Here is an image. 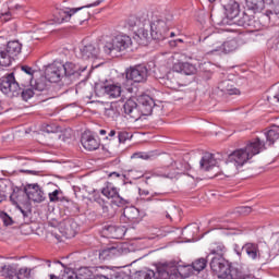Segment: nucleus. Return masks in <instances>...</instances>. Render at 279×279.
<instances>
[{
    "mask_svg": "<svg viewBox=\"0 0 279 279\" xmlns=\"http://www.w3.org/2000/svg\"><path fill=\"white\" fill-rule=\"evenodd\" d=\"M260 151H265V142L258 137L251 140L244 148H240L228 157L227 165H233L236 169L243 167L254 156H258Z\"/></svg>",
    "mask_w": 279,
    "mask_h": 279,
    "instance_id": "1",
    "label": "nucleus"
},
{
    "mask_svg": "<svg viewBox=\"0 0 279 279\" xmlns=\"http://www.w3.org/2000/svg\"><path fill=\"white\" fill-rule=\"evenodd\" d=\"M209 266L219 279H250V276L243 275L239 269L232 267V264L223 256H213Z\"/></svg>",
    "mask_w": 279,
    "mask_h": 279,
    "instance_id": "2",
    "label": "nucleus"
},
{
    "mask_svg": "<svg viewBox=\"0 0 279 279\" xmlns=\"http://www.w3.org/2000/svg\"><path fill=\"white\" fill-rule=\"evenodd\" d=\"M193 274V265L175 263L165 264L161 269V279H184Z\"/></svg>",
    "mask_w": 279,
    "mask_h": 279,
    "instance_id": "3",
    "label": "nucleus"
},
{
    "mask_svg": "<svg viewBox=\"0 0 279 279\" xmlns=\"http://www.w3.org/2000/svg\"><path fill=\"white\" fill-rule=\"evenodd\" d=\"M132 47V38L128 35H117L112 40L107 41L104 46V51L111 58H117V53L125 51Z\"/></svg>",
    "mask_w": 279,
    "mask_h": 279,
    "instance_id": "4",
    "label": "nucleus"
},
{
    "mask_svg": "<svg viewBox=\"0 0 279 279\" xmlns=\"http://www.w3.org/2000/svg\"><path fill=\"white\" fill-rule=\"evenodd\" d=\"M22 50L23 45L19 40L9 41L4 50L0 48V66H10Z\"/></svg>",
    "mask_w": 279,
    "mask_h": 279,
    "instance_id": "5",
    "label": "nucleus"
},
{
    "mask_svg": "<svg viewBox=\"0 0 279 279\" xmlns=\"http://www.w3.org/2000/svg\"><path fill=\"white\" fill-rule=\"evenodd\" d=\"M149 27L153 40H166V38H169V22L167 20L156 17L150 22Z\"/></svg>",
    "mask_w": 279,
    "mask_h": 279,
    "instance_id": "6",
    "label": "nucleus"
},
{
    "mask_svg": "<svg viewBox=\"0 0 279 279\" xmlns=\"http://www.w3.org/2000/svg\"><path fill=\"white\" fill-rule=\"evenodd\" d=\"M265 252L260 250V244L254 242H246L243 245V250L251 260H269V247L267 244H262Z\"/></svg>",
    "mask_w": 279,
    "mask_h": 279,
    "instance_id": "7",
    "label": "nucleus"
},
{
    "mask_svg": "<svg viewBox=\"0 0 279 279\" xmlns=\"http://www.w3.org/2000/svg\"><path fill=\"white\" fill-rule=\"evenodd\" d=\"M0 90L9 97H19L21 87L14 77V73H10L0 78Z\"/></svg>",
    "mask_w": 279,
    "mask_h": 279,
    "instance_id": "8",
    "label": "nucleus"
},
{
    "mask_svg": "<svg viewBox=\"0 0 279 279\" xmlns=\"http://www.w3.org/2000/svg\"><path fill=\"white\" fill-rule=\"evenodd\" d=\"M95 93L98 97H108L109 99H118L121 97L123 89L119 83H102L95 86Z\"/></svg>",
    "mask_w": 279,
    "mask_h": 279,
    "instance_id": "9",
    "label": "nucleus"
},
{
    "mask_svg": "<svg viewBox=\"0 0 279 279\" xmlns=\"http://www.w3.org/2000/svg\"><path fill=\"white\" fill-rule=\"evenodd\" d=\"M130 248H128V243H118L113 246L104 248L99 251V260H110L111 258H117V256H123L128 254Z\"/></svg>",
    "mask_w": 279,
    "mask_h": 279,
    "instance_id": "10",
    "label": "nucleus"
},
{
    "mask_svg": "<svg viewBox=\"0 0 279 279\" xmlns=\"http://www.w3.org/2000/svg\"><path fill=\"white\" fill-rule=\"evenodd\" d=\"M177 169H173V166L171 167H162L157 168L154 171L155 178H167L168 180H173L180 175V173H184L186 171V165H182L181 162H174Z\"/></svg>",
    "mask_w": 279,
    "mask_h": 279,
    "instance_id": "11",
    "label": "nucleus"
},
{
    "mask_svg": "<svg viewBox=\"0 0 279 279\" xmlns=\"http://www.w3.org/2000/svg\"><path fill=\"white\" fill-rule=\"evenodd\" d=\"M46 80L52 84L62 82L64 76V64L61 62H53L46 68L45 71Z\"/></svg>",
    "mask_w": 279,
    "mask_h": 279,
    "instance_id": "12",
    "label": "nucleus"
},
{
    "mask_svg": "<svg viewBox=\"0 0 279 279\" xmlns=\"http://www.w3.org/2000/svg\"><path fill=\"white\" fill-rule=\"evenodd\" d=\"M24 193L31 199V202H34L35 204H41V202H45L47 199V196H45V192L38 185V183L34 184H27L24 187Z\"/></svg>",
    "mask_w": 279,
    "mask_h": 279,
    "instance_id": "13",
    "label": "nucleus"
},
{
    "mask_svg": "<svg viewBox=\"0 0 279 279\" xmlns=\"http://www.w3.org/2000/svg\"><path fill=\"white\" fill-rule=\"evenodd\" d=\"M101 193L107 199H111L112 204L116 206L121 207L128 204V201L119 194V189L112 185V183L107 184L106 187L101 190Z\"/></svg>",
    "mask_w": 279,
    "mask_h": 279,
    "instance_id": "14",
    "label": "nucleus"
},
{
    "mask_svg": "<svg viewBox=\"0 0 279 279\" xmlns=\"http://www.w3.org/2000/svg\"><path fill=\"white\" fill-rule=\"evenodd\" d=\"M101 3H104V0H97L94 3L87 4L85 7L62 9L59 11L58 23H66L71 21V16H73V14H76V12H80V10H84V8H97V5H101Z\"/></svg>",
    "mask_w": 279,
    "mask_h": 279,
    "instance_id": "15",
    "label": "nucleus"
},
{
    "mask_svg": "<svg viewBox=\"0 0 279 279\" xmlns=\"http://www.w3.org/2000/svg\"><path fill=\"white\" fill-rule=\"evenodd\" d=\"M128 229L123 226L107 225L102 228L101 234L105 239H123Z\"/></svg>",
    "mask_w": 279,
    "mask_h": 279,
    "instance_id": "16",
    "label": "nucleus"
},
{
    "mask_svg": "<svg viewBox=\"0 0 279 279\" xmlns=\"http://www.w3.org/2000/svg\"><path fill=\"white\" fill-rule=\"evenodd\" d=\"M148 71L145 65H136L135 68H131L126 72V80H131L132 82L141 83L147 80Z\"/></svg>",
    "mask_w": 279,
    "mask_h": 279,
    "instance_id": "17",
    "label": "nucleus"
},
{
    "mask_svg": "<svg viewBox=\"0 0 279 279\" xmlns=\"http://www.w3.org/2000/svg\"><path fill=\"white\" fill-rule=\"evenodd\" d=\"M239 49V43L236 39L227 40L225 43H216L210 53H232Z\"/></svg>",
    "mask_w": 279,
    "mask_h": 279,
    "instance_id": "18",
    "label": "nucleus"
},
{
    "mask_svg": "<svg viewBox=\"0 0 279 279\" xmlns=\"http://www.w3.org/2000/svg\"><path fill=\"white\" fill-rule=\"evenodd\" d=\"M222 7L229 21H234V19H236L241 12V7L236 0H228L227 2L222 3Z\"/></svg>",
    "mask_w": 279,
    "mask_h": 279,
    "instance_id": "19",
    "label": "nucleus"
},
{
    "mask_svg": "<svg viewBox=\"0 0 279 279\" xmlns=\"http://www.w3.org/2000/svg\"><path fill=\"white\" fill-rule=\"evenodd\" d=\"M81 144L86 151H96V149L101 145L99 140L95 138V136L88 132L82 134Z\"/></svg>",
    "mask_w": 279,
    "mask_h": 279,
    "instance_id": "20",
    "label": "nucleus"
},
{
    "mask_svg": "<svg viewBox=\"0 0 279 279\" xmlns=\"http://www.w3.org/2000/svg\"><path fill=\"white\" fill-rule=\"evenodd\" d=\"M80 56L83 60H97L99 58V48L92 44L81 46Z\"/></svg>",
    "mask_w": 279,
    "mask_h": 279,
    "instance_id": "21",
    "label": "nucleus"
},
{
    "mask_svg": "<svg viewBox=\"0 0 279 279\" xmlns=\"http://www.w3.org/2000/svg\"><path fill=\"white\" fill-rule=\"evenodd\" d=\"M172 70L182 75H195V73H197V66L195 64L182 61L175 62Z\"/></svg>",
    "mask_w": 279,
    "mask_h": 279,
    "instance_id": "22",
    "label": "nucleus"
},
{
    "mask_svg": "<svg viewBox=\"0 0 279 279\" xmlns=\"http://www.w3.org/2000/svg\"><path fill=\"white\" fill-rule=\"evenodd\" d=\"M141 108H142V112L143 114H145L146 117L153 112L154 110V106H156V102L154 101V98H151L149 95L147 94H143L138 97L137 99Z\"/></svg>",
    "mask_w": 279,
    "mask_h": 279,
    "instance_id": "23",
    "label": "nucleus"
},
{
    "mask_svg": "<svg viewBox=\"0 0 279 279\" xmlns=\"http://www.w3.org/2000/svg\"><path fill=\"white\" fill-rule=\"evenodd\" d=\"M105 117L109 121H117L118 117H121V104L114 101L105 106Z\"/></svg>",
    "mask_w": 279,
    "mask_h": 279,
    "instance_id": "24",
    "label": "nucleus"
},
{
    "mask_svg": "<svg viewBox=\"0 0 279 279\" xmlns=\"http://www.w3.org/2000/svg\"><path fill=\"white\" fill-rule=\"evenodd\" d=\"M125 114L130 116L131 119L138 121L141 117V111L138 110V104L134 99H128L123 105Z\"/></svg>",
    "mask_w": 279,
    "mask_h": 279,
    "instance_id": "25",
    "label": "nucleus"
},
{
    "mask_svg": "<svg viewBox=\"0 0 279 279\" xmlns=\"http://www.w3.org/2000/svg\"><path fill=\"white\" fill-rule=\"evenodd\" d=\"M134 40L137 41V45H147L149 40L151 39V33L149 34V31L145 28V26H142L134 31Z\"/></svg>",
    "mask_w": 279,
    "mask_h": 279,
    "instance_id": "26",
    "label": "nucleus"
},
{
    "mask_svg": "<svg viewBox=\"0 0 279 279\" xmlns=\"http://www.w3.org/2000/svg\"><path fill=\"white\" fill-rule=\"evenodd\" d=\"M218 89L225 95H241V92L234 87V82L230 80H223L218 84Z\"/></svg>",
    "mask_w": 279,
    "mask_h": 279,
    "instance_id": "27",
    "label": "nucleus"
},
{
    "mask_svg": "<svg viewBox=\"0 0 279 279\" xmlns=\"http://www.w3.org/2000/svg\"><path fill=\"white\" fill-rule=\"evenodd\" d=\"M201 169L204 171H210L213 167H217L219 165V161L215 158V155L210 153H206L203 158L201 159Z\"/></svg>",
    "mask_w": 279,
    "mask_h": 279,
    "instance_id": "28",
    "label": "nucleus"
},
{
    "mask_svg": "<svg viewBox=\"0 0 279 279\" xmlns=\"http://www.w3.org/2000/svg\"><path fill=\"white\" fill-rule=\"evenodd\" d=\"M123 216L130 223H138L141 221V211L134 206L125 207Z\"/></svg>",
    "mask_w": 279,
    "mask_h": 279,
    "instance_id": "29",
    "label": "nucleus"
},
{
    "mask_svg": "<svg viewBox=\"0 0 279 279\" xmlns=\"http://www.w3.org/2000/svg\"><path fill=\"white\" fill-rule=\"evenodd\" d=\"M198 232H199V226H197V223H192L183 229L182 236L187 242H191L195 239V234H197Z\"/></svg>",
    "mask_w": 279,
    "mask_h": 279,
    "instance_id": "30",
    "label": "nucleus"
},
{
    "mask_svg": "<svg viewBox=\"0 0 279 279\" xmlns=\"http://www.w3.org/2000/svg\"><path fill=\"white\" fill-rule=\"evenodd\" d=\"M226 252H228V248H226V245H223V243L221 242L215 243L209 248V254L207 258H213V256H223Z\"/></svg>",
    "mask_w": 279,
    "mask_h": 279,
    "instance_id": "31",
    "label": "nucleus"
},
{
    "mask_svg": "<svg viewBox=\"0 0 279 279\" xmlns=\"http://www.w3.org/2000/svg\"><path fill=\"white\" fill-rule=\"evenodd\" d=\"M17 270V264L4 265L0 268V274L1 276H4V278H14V276H16Z\"/></svg>",
    "mask_w": 279,
    "mask_h": 279,
    "instance_id": "32",
    "label": "nucleus"
},
{
    "mask_svg": "<svg viewBox=\"0 0 279 279\" xmlns=\"http://www.w3.org/2000/svg\"><path fill=\"white\" fill-rule=\"evenodd\" d=\"M63 71L65 77H71L72 75H80V66L72 62H66L63 64Z\"/></svg>",
    "mask_w": 279,
    "mask_h": 279,
    "instance_id": "33",
    "label": "nucleus"
},
{
    "mask_svg": "<svg viewBox=\"0 0 279 279\" xmlns=\"http://www.w3.org/2000/svg\"><path fill=\"white\" fill-rule=\"evenodd\" d=\"M247 10H252L253 12H260L263 8H265L264 0H245Z\"/></svg>",
    "mask_w": 279,
    "mask_h": 279,
    "instance_id": "34",
    "label": "nucleus"
},
{
    "mask_svg": "<svg viewBox=\"0 0 279 279\" xmlns=\"http://www.w3.org/2000/svg\"><path fill=\"white\" fill-rule=\"evenodd\" d=\"M180 215H181L180 208H178L175 205H171L166 211V219H169L170 221H173V219H177V221H180Z\"/></svg>",
    "mask_w": 279,
    "mask_h": 279,
    "instance_id": "35",
    "label": "nucleus"
},
{
    "mask_svg": "<svg viewBox=\"0 0 279 279\" xmlns=\"http://www.w3.org/2000/svg\"><path fill=\"white\" fill-rule=\"evenodd\" d=\"M208 265V259L201 257L197 258L192 263V269L193 271H196V274H199V271H204Z\"/></svg>",
    "mask_w": 279,
    "mask_h": 279,
    "instance_id": "36",
    "label": "nucleus"
},
{
    "mask_svg": "<svg viewBox=\"0 0 279 279\" xmlns=\"http://www.w3.org/2000/svg\"><path fill=\"white\" fill-rule=\"evenodd\" d=\"M236 23L240 27H252L254 20L247 13H243Z\"/></svg>",
    "mask_w": 279,
    "mask_h": 279,
    "instance_id": "37",
    "label": "nucleus"
},
{
    "mask_svg": "<svg viewBox=\"0 0 279 279\" xmlns=\"http://www.w3.org/2000/svg\"><path fill=\"white\" fill-rule=\"evenodd\" d=\"M34 268L22 267L17 270L15 278L17 279H29L32 278V272Z\"/></svg>",
    "mask_w": 279,
    "mask_h": 279,
    "instance_id": "38",
    "label": "nucleus"
},
{
    "mask_svg": "<svg viewBox=\"0 0 279 279\" xmlns=\"http://www.w3.org/2000/svg\"><path fill=\"white\" fill-rule=\"evenodd\" d=\"M278 138H279V129H272L266 133V141L270 143V145H274V143H276Z\"/></svg>",
    "mask_w": 279,
    "mask_h": 279,
    "instance_id": "39",
    "label": "nucleus"
},
{
    "mask_svg": "<svg viewBox=\"0 0 279 279\" xmlns=\"http://www.w3.org/2000/svg\"><path fill=\"white\" fill-rule=\"evenodd\" d=\"M23 197H25L23 192H13L10 196V201L13 206H21V204H23Z\"/></svg>",
    "mask_w": 279,
    "mask_h": 279,
    "instance_id": "40",
    "label": "nucleus"
},
{
    "mask_svg": "<svg viewBox=\"0 0 279 279\" xmlns=\"http://www.w3.org/2000/svg\"><path fill=\"white\" fill-rule=\"evenodd\" d=\"M31 86H33V90H37L38 93H43V90H45V88H47V83H45V78H40L38 81H35L34 84V80L31 81Z\"/></svg>",
    "mask_w": 279,
    "mask_h": 279,
    "instance_id": "41",
    "label": "nucleus"
},
{
    "mask_svg": "<svg viewBox=\"0 0 279 279\" xmlns=\"http://www.w3.org/2000/svg\"><path fill=\"white\" fill-rule=\"evenodd\" d=\"M272 11H266L264 19H269L270 14H279V0H270Z\"/></svg>",
    "mask_w": 279,
    "mask_h": 279,
    "instance_id": "42",
    "label": "nucleus"
},
{
    "mask_svg": "<svg viewBox=\"0 0 279 279\" xmlns=\"http://www.w3.org/2000/svg\"><path fill=\"white\" fill-rule=\"evenodd\" d=\"M94 202H96V204L100 205V207L102 208V213L105 215H108V210H109L108 203H106V201H104V198H101V196L95 195Z\"/></svg>",
    "mask_w": 279,
    "mask_h": 279,
    "instance_id": "43",
    "label": "nucleus"
},
{
    "mask_svg": "<svg viewBox=\"0 0 279 279\" xmlns=\"http://www.w3.org/2000/svg\"><path fill=\"white\" fill-rule=\"evenodd\" d=\"M34 88H26L24 90L21 92L20 89V95H22V99L24 101H27L28 99H32V97H34V95H36V92H34Z\"/></svg>",
    "mask_w": 279,
    "mask_h": 279,
    "instance_id": "44",
    "label": "nucleus"
},
{
    "mask_svg": "<svg viewBox=\"0 0 279 279\" xmlns=\"http://www.w3.org/2000/svg\"><path fill=\"white\" fill-rule=\"evenodd\" d=\"M132 158H141L142 160H151L154 153H135Z\"/></svg>",
    "mask_w": 279,
    "mask_h": 279,
    "instance_id": "45",
    "label": "nucleus"
},
{
    "mask_svg": "<svg viewBox=\"0 0 279 279\" xmlns=\"http://www.w3.org/2000/svg\"><path fill=\"white\" fill-rule=\"evenodd\" d=\"M130 138H132V135L128 131H120L118 133L119 143H125V141H130Z\"/></svg>",
    "mask_w": 279,
    "mask_h": 279,
    "instance_id": "46",
    "label": "nucleus"
},
{
    "mask_svg": "<svg viewBox=\"0 0 279 279\" xmlns=\"http://www.w3.org/2000/svg\"><path fill=\"white\" fill-rule=\"evenodd\" d=\"M0 219L3 221L4 226H12V223H14V220H12V217H10L5 213L0 214Z\"/></svg>",
    "mask_w": 279,
    "mask_h": 279,
    "instance_id": "47",
    "label": "nucleus"
},
{
    "mask_svg": "<svg viewBox=\"0 0 279 279\" xmlns=\"http://www.w3.org/2000/svg\"><path fill=\"white\" fill-rule=\"evenodd\" d=\"M129 26L133 29H136L137 25H141V21L136 16H131L128 21Z\"/></svg>",
    "mask_w": 279,
    "mask_h": 279,
    "instance_id": "48",
    "label": "nucleus"
},
{
    "mask_svg": "<svg viewBox=\"0 0 279 279\" xmlns=\"http://www.w3.org/2000/svg\"><path fill=\"white\" fill-rule=\"evenodd\" d=\"M11 19H12V9H10L8 12L0 13V21L2 23H8V21H11Z\"/></svg>",
    "mask_w": 279,
    "mask_h": 279,
    "instance_id": "49",
    "label": "nucleus"
},
{
    "mask_svg": "<svg viewBox=\"0 0 279 279\" xmlns=\"http://www.w3.org/2000/svg\"><path fill=\"white\" fill-rule=\"evenodd\" d=\"M21 69L24 73H26V75H29V80L32 82V80L34 78V73H36V71L29 65H22Z\"/></svg>",
    "mask_w": 279,
    "mask_h": 279,
    "instance_id": "50",
    "label": "nucleus"
},
{
    "mask_svg": "<svg viewBox=\"0 0 279 279\" xmlns=\"http://www.w3.org/2000/svg\"><path fill=\"white\" fill-rule=\"evenodd\" d=\"M45 132H47V134H56V133L60 132V128H58L53 124H48L45 129Z\"/></svg>",
    "mask_w": 279,
    "mask_h": 279,
    "instance_id": "51",
    "label": "nucleus"
},
{
    "mask_svg": "<svg viewBox=\"0 0 279 279\" xmlns=\"http://www.w3.org/2000/svg\"><path fill=\"white\" fill-rule=\"evenodd\" d=\"M130 175H131V178H133V180H141V178H143L144 173H143V171L131 170Z\"/></svg>",
    "mask_w": 279,
    "mask_h": 279,
    "instance_id": "52",
    "label": "nucleus"
},
{
    "mask_svg": "<svg viewBox=\"0 0 279 279\" xmlns=\"http://www.w3.org/2000/svg\"><path fill=\"white\" fill-rule=\"evenodd\" d=\"M15 208L23 215L24 219L29 217L31 210L23 208L21 205H15Z\"/></svg>",
    "mask_w": 279,
    "mask_h": 279,
    "instance_id": "53",
    "label": "nucleus"
},
{
    "mask_svg": "<svg viewBox=\"0 0 279 279\" xmlns=\"http://www.w3.org/2000/svg\"><path fill=\"white\" fill-rule=\"evenodd\" d=\"M233 251L236 254V256L241 258L243 252H245V248H243V246H239V244H233Z\"/></svg>",
    "mask_w": 279,
    "mask_h": 279,
    "instance_id": "54",
    "label": "nucleus"
},
{
    "mask_svg": "<svg viewBox=\"0 0 279 279\" xmlns=\"http://www.w3.org/2000/svg\"><path fill=\"white\" fill-rule=\"evenodd\" d=\"M58 195H60V191L54 190L53 192L48 194L50 202H58Z\"/></svg>",
    "mask_w": 279,
    "mask_h": 279,
    "instance_id": "55",
    "label": "nucleus"
},
{
    "mask_svg": "<svg viewBox=\"0 0 279 279\" xmlns=\"http://www.w3.org/2000/svg\"><path fill=\"white\" fill-rule=\"evenodd\" d=\"M238 213H241L242 215H250V213H252V207H239Z\"/></svg>",
    "mask_w": 279,
    "mask_h": 279,
    "instance_id": "56",
    "label": "nucleus"
},
{
    "mask_svg": "<svg viewBox=\"0 0 279 279\" xmlns=\"http://www.w3.org/2000/svg\"><path fill=\"white\" fill-rule=\"evenodd\" d=\"M113 136H117V131L111 130L106 138L109 140V138H112Z\"/></svg>",
    "mask_w": 279,
    "mask_h": 279,
    "instance_id": "57",
    "label": "nucleus"
},
{
    "mask_svg": "<svg viewBox=\"0 0 279 279\" xmlns=\"http://www.w3.org/2000/svg\"><path fill=\"white\" fill-rule=\"evenodd\" d=\"M275 104H279V89L278 92L275 94V96L272 97Z\"/></svg>",
    "mask_w": 279,
    "mask_h": 279,
    "instance_id": "58",
    "label": "nucleus"
},
{
    "mask_svg": "<svg viewBox=\"0 0 279 279\" xmlns=\"http://www.w3.org/2000/svg\"><path fill=\"white\" fill-rule=\"evenodd\" d=\"M165 85H166L168 88H173V85H171V81H169L168 78L165 81Z\"/></svg>",
    "mask_w": 279,
    "mask_h": 279,
    "instance_id": "59",
    "label": "nucleus"
},
{
    "mask_svg": "<svg viewBox=\"0 0 279 279\" xmlns=\"http://www.w3.org/2000/svg\"><path fill=\"white\" fill-rule=\"evenodd\" d=\"M111 178H121V174L119 172H112L110 173Z\"/></svg>",
    "mask_w": 279,
    "mask_h": 279,
    "instance_id": "60",
    "label": "nucleus"
},
{
    "mask_svg": "<svg viewBox=\"0 0 279 279\" xmlns=\"http://www.w3.org/2000/svg\"><path fill=\"white\" fill-rule=\"evenodd\" d=\"M140 195H149V191H147V190H140Z\"/></svg>",
    "mask_w": 279,
    "mask_h": 279,
    "instance_id": "61",
    "label": "nucleus"
},
{
    "mask_svg": "<svg viewBox=\"0 0 279 279\" xmlns=\"http://www.w3.org/2000/svg\"><path fill=\"white\" fill-rule=\"evenodd\" d=\"M99 134H100V136H106V134H108V131L101 129V130H99Z\"/></svg>",
    "mask_w": 279,
    "mask_h": 279,
    "instance_id": "62",
    "label": "nucleus"
},
{
    "mask_svg": "<svg viewBox=\"0 0 279 279\" xmlns=\"http://www.w3.org/2000/svg\"><path fill=\"white\" fill-rule=\"evenodd\" d=\"M178 43H184V40L179 38V39L173 41V45H178Z\"/></svg>",
    "mask_w": 279,
    "mask_h": 279,
    "instance_id": "63",
    "label": "nucleus"
},
{
    "mask_svg": "<svg viewBox=\"0 0 279 279\" xmlns=\"http://www.w3.org/2000/svg\"><path fill=\"white\" fill-rule=\"evenodd\" d=\"M44 264L47 265L48 267H51V260H45Z\"/></svg>",
    "mask_w": 279,
    "mask_h": 279,
    "instance_id": "64",
    "label": "nucleus"
}]
</instances>
